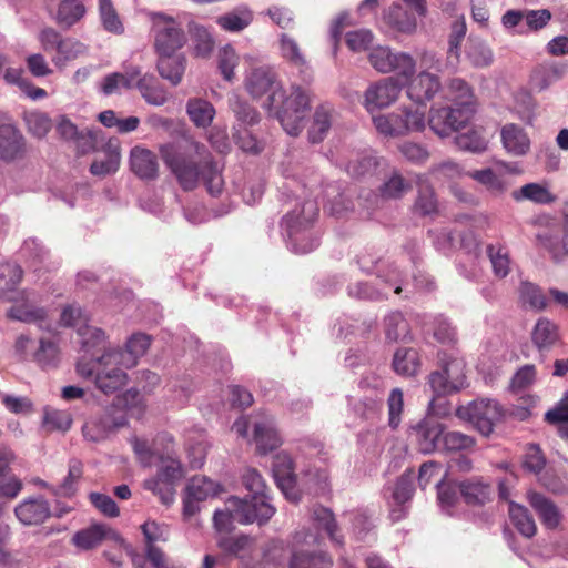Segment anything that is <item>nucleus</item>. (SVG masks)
<instances>
[{
  "label": "nucleus",
  "instance_id": "1",
  "mask_svg": "<svg viewBox=\"0 0 568 568\" xmlns=\"http://www.w3.org/2000/svg\"><path fill=\"white\" fill-rule=\"evenodd\" d=\"M245 89L254 99L266 95L265 108L274 114L287 134L297 136L301 133L311 109L307 90L293 84L291 93L286 95L277 73L266 65L251 70L245 79Z\"/></svg>",
  "mask_w": 568,
  "mask_h": 568
},
{
  "label": "nucleus",
  "instance_id": "2",
  "mask_svg": "<svg viewBox=\"0 0 568 568\" xmlns=\"http://www.w3.org/2000/svg\"><path fill=\"white\" fill-rule=\"evenodd\" d=\"M191 145L193 152L199 156V161L193 160L191 155L179 153L174 143L160 145L159 152L182 190L193 191L202 181L211 195H220L223 191L224 180L217 163L203 143L194 141Z\"/></svg>",
  "mask_w": 568,
  "mask_h": 568
},
{
  "label": "nucleus",
  "instance_id": "3",
  "mask_svg": "<svg viewBox=\"0 0 568 568\" xmlns=\"http://www.w3.org/2000/svg\"><path fill=\"white\" fill-rule=\"evenodd\" d=\"M258 505L261 506V513H255V510L248 508L247 503L242 501L241 498H229L225 503L224 509H219L214 513V528L219 532H229L233 528V523L235 521L240 524L266 523L275 514V507H268L263 504Z\"/></svg>",
  "mask_w": 568,
  "mask_h": 568
},
{
  "label": "nucleus",
  "instance_id": "4",
  "mask_svg": "<svg viewBox=\"0 0 568 568\" xmlns=\"http://www.w3.org/2000/svg\"><path fill=\"white\" fill-rule=\"evenodd\" d=\"M376 130L386 136H399L425 129V105L404 106L387 115L373 118Z\"/></svg>",
  "mask_w": 568,
  "mask_h": 568
},
{
  "label": "nucleus",
  "instance_id": "5",
  "mask_svg": "<svg viewBox=\"0 0 568 568\" xmlns=\"http://www.w3.org/2000/svg\"><path fill=\"white\" fill-rule=\"evenodd\" d=\"M456 416L467 420L484 436H489L499 422L504 412L501 406L494 399L479 398L456 409Z\"/></svg>",
  "mask_w": 568,
  "mask_h": 568
},
{
  "label": "nucleus",
  "instance_id": "6",
  "mask_svg": "<svg viewBox=\"0 0 568 568\" xmlns=\"http://www.w3.org/2000/svg\"><path fill=\"white\" fill-rule=\"evenodd\" d=\"M154 32V48L159 55H172L186 43V36L180 23L162 12L151 13Z\"/></svg>",
  "mask_w": 568,
  "mask_h": 568
},
{
  "label": "nucleus",
  "instance_id": "7",
  "mask_svg": "<svg viewBox=\"0 0 568 568\" xmlns=\"http://www.w3.org/2000/svg\"><path fill=\"white\" fill-rule=\"evenodd\" d=\"M155 477L144 481V488L160 497V500L170 505L175 497V485L184 476L183 467L179 459L172 455L163 456Z\"/></svg>",
  "mask_w": 568,
  "mask_h": 568
},
{
  "label": "nucleus",
  "instance_id": "8",
  "mask_svg": "<svg viewBox=\"0 0 568 568\" xmlns=\"http://www.w3.org/2000/svg\"><path fill=\"white\" fill-rule=\"evenodd\" d=\"M466 363L463 357H448L440 371L429 375V385L437 396L462 390L467 386Z\"/></svg>",
  "mask_w": 568,
  "mask_h": 568
},
{
  "label": "nucleus",
  "instance_id": "9",
  "mask_svg": "<svg viewBox=\"0 0 568 568\" xmlns=\"http://www.w3.org/2000/svg\"><path fill=\"white\" fill-rule=\"evenodd\" d=\"M308 210L311 217L307 221H302L300 215L286 214L284 216V223L288 231V236L294 245L296 253L305 254L313 251L318 246V240L311 236L306 230L308 225L318 215V207L314 203H306L303 211Z\"/></svg>",
  "mask_w": 568,
  "mask_h": 568
},
{
  "label": "nucleus",
  "instance_id": "10",
  "mask_svg": "<svg viewBox=\"0 0 568 568\" xmlns=\"http://www.w3.org/2000/svg\"><path fill=\"white\" fill-rule=\"evenodd\" d=\"M124 426H126V416L110 406L84 424L83 436L90 442L99 443Z\"/></svg>",
  "mask_w": 568,
  "mask_h": 568
},
{
  "label": "nucleus",
  "instance_id": "11",
  "mask_svg": "<svg viewBox=\"0 0 568 568\" xmlns=\"http://www.w3.org/2000/svg\"><path fill=\"white\" fill-rule=\"evenodd\" d=\"M548 9L539 10H507L501 17V24L506 29H517L518 34H528L544 29L551 20Z\"/></svg>",
  "mask_w": 568,
  "mask_h": 568
},
{
  "label": "nucleus",
  "instance_id": "12",
  "mask_svg": "<svg viewBox=\"0 0 568 568\" xmlns=\"http://www.w3.org/2000/svg\"><path fill=\"white\" fill-rule=\"evenodd\" d=\"M471 118L473 115L469 114L467 109L460 110L454 104L452 106L432 108L428 125L435 134L444 138L465 126Z\"/></svg>",
  "mask_w": 568,
  "mask_h": 568
},
{
  "label": "nucleus",
  "instance_id": "13",
  "mask_svg": "<svg viewBox=\"0 0 568 568\" xmlns=\"http://www.w3.org/2000/svg\"><path fill=\"white\" fill-rule=\"evenodd\" d=\"M294 548L288 560V568H332L333 558L325 551H308L300 546L308 544V539L315 542L317 538L305 531H298L294 535Z\"/></svg>",
  "mask_w": 568,
  "mask_h": 568
},
{
  "label": "nucleus",
  "instance_id": "14",
  "mask_svg": "<svg viewBox=\"0 0 568 568\" xmlns=\"http://www.w3.org/2000/svg\"><path fill=\"white\" fill-rule=\"evenodd\" d=\"M403 89V83H399L394 77L385 78L372 85L365 92V106L372 112L376 109H383L394 103Z\"/></svg>",
  "mask_w": 568,
  "mask_h": 568
},
{
  "label": "nucleus",
  "instance_id": "15",
  "mask_svg": "<svg viewBox=\"0 0 568 568\" xmlns=\"http://www.w3.org/2000/svg\"><path fill=\"white\" fill-rule=\"evenodd\" d=\"M27 151V140L21 131L13 124H0V160L13 163L23 160Z\"/></svg>",
  "mask_w": 568,
  "mask_h": 568
},
{
  "label": "nucleus",
  "instance_id": "16",
  "mask_svg": "<svg viewBox=\"0 0 568 568\" xmlns=\"http://www.w3.org/2000/svg\"><path fill=\"white\" fill-rule=\"evenodd\" d=\"M14 515L23 526H38L50 518L51 508L43 497H30L16 506Z\"/></svg>",
  "mask_w": 568,
  "mask_h": 568
},
{
  "label": "nucleus",
  "instance_id": "17",
  "mask_svg": "<svg viewBox=\"0 0 568 568\" xmlns=\"http://www.w3.org/2000/svg\"><path fill=\"white\" fill-rule=\"evenodd\" d=\"M418 449L424 454H430L442 449L444 426L432 418H425L412 427Z\"/></svg>",
  "mask_w": 568,
  "mask_h": 568
},
{
  "label": "nucleus",
  "instance_id": "18",
  "mask_svg": "<svg viewBox=\"0 0 568 568\" xmlns=\"http://www.w3.org/2000/svg\"><path fill=\"white\" fill-rule=\"evenodd\" d=\"M130 169L134 175L144 181H153L159 176V161L156 154L140 145L130 152Z\"/></svg>",
  "mask_w": 568,
  "mask_h": 568
},
{
  "label": "nucleus",
  "instance_id": "19",
  "mask_svg": "<svg viewBox=\"0 0 568 568\" xmlns=\"http://www.w3.org/2000/svg\"><path fill=\"white\" fill-rule=\"evenodd\" d=\"M273 475L278 488L283 491L285 497L296 503L298 500V494L295 490L293 462L287 454L280 453L274 457Z\"/></svg>",
  "mask_w": 568,
  "mask_h": 568
},
{
  "label": "nucleus",
  "instance_id": "20",
  "mask_svg": "<svg viewBox=\"0 0 568 568\" xmlns=\"http://www.w3.org/2000/svg\"><path fill=\"white\" fill-rule=\"evenodd\" d=\"M253 442L256 445V452L261 455L276 449L282 444L272 417L266 416L254 422Z\"/></svg>",
  "mask_w": 568,
  "mask_h": 568
},
{
  "label": "nucleus",
  "instance_id": "21",
  "mask_svg": "<svg viewBox=\"0 0 568 568\" xmlns=\"http://www.w3.org/2000/svg\"><path fill=\"white\" fill-rule=\"evenodd\" d=\"M440 88L439 78L425 70L409 82L407 94L417 104L423 105L425 101L432 100Z\"/></svg>",
  "mask_w": 568,
  "mask_h": 568
},
{
  "label": "nucleus",
  "instance_id": "22",
  "mask_svg": "<svg viewBox=\"0 0 568 568\" xmlns=\"http://www.w3.org/2000/svg\"><path fill=\"white\" fill-rule=\"evenodd\" d=\"M280 52L285 61L300 71L304 81L310 82L312 80V72L307 59L294 38L282 33L280 37Z\"/></svg>",
  "mask_w": 568,
  "mask_h": 568
},
{
  "label": "nucleus",
  "instance_id": "23",
  "mask_svg": "<svg viewBox=\"0 0 568 568\" xmlns=\"http://www.w3.org/2000/svg\"><path fill=\"white\" fill-rule=\"evenodd\" d=\"M243 484L245 488L251 493L250 496L242 499V501L247 503L248 508L254 509L255 513H261V506L258 504L274 507L270 501L268 495L266 494V485L257 470L252 468L246 469L243 474Z\"/></svg>",
  "mask_w": 568,
  "mask_h": 568
},
{
  "label": "nucleus",
  "instance_id": "24",
  "mask_svg": "<svg viewBox=\"0 0 568 568\" xmlns=\"http://www.w3.org/2000/svg\"><path fill=\"white\" fill-rule=\"evenodd\" d=\"M417 196L413 205V212L422 217L435 216L438 213V200L434 187L424 175L416 180Z\"/></svg>",
  "mask_w": 568,
  "mask_h": 568
},
{
  "label": "nucleus",
  "instance_id": "25",
  "mask_svg": "<svg viewBox=\"0 0 568 568\" xmlns=\"http://www.w3.org/2000/svg\"><path fill=\"white\" fill-rule=\"evenodd\" d=\"M528 501L548 529H555L560 525L562 514L552 500L539 493L529 491Z\"/></svg>",
  "mask_w": 568,
  "mask_h": 568
},
{
  "label": "nucleus",
  "instance_id": "26",
  "mask_svg": "<svg viewBox=\"0 0 568 568\" xmlns=\"http://www.w3.org/2000/svg\"><path fill=\"white\" fill-rule=\"evenodd\" d=\"M106 538H112L123 542L115 531L109 529L104 525H92L75 532L72 537V542L79 549L89 550L99 546Z\"/></svg>",
  "mask_w": 568,
  "mask_h": 568
},
{
  "label": "nucleus",
  "instance_id": "27",
  "mask_svg": "<svg viewBox=\"0 0 568 568\" xmlns=\"http://www.w3.org/2000/svg\"><path fill=\"white\" fill-rule=\"evenodd\" d=\"M458 489L466 504L470 506H484L491 500V486L481 479L471 478L460 481Z\"/></svg>",
  "mask_w": 568,
  "mask_h": 568
},
{
  "label": "nucleus",
  "instance_id": "28",
  "mask_svg": "<svg viewBox=\"0 0 568 568\" xmlns=\"http://www.w3.org/2000/svg\"><path fill=\"white\" fill-rule=\"evenodd\" d=\"M501 142L506 151L513 155H525L530 148V140L524 129L517 124L509 123L503 126Z\"/></svg>",
  "mask_w": 568,
  "mask_h": 568
},
{
  "label": "nucleus",
  "instance_id": "29",
  "mask_svg": "<svg viewBox=\"0 0 568 568\" xmlns=\"http://www.w3.org/2000/svg\"><path fill=\"white\" fill-rule=\"evenodd\" d=\"M446 99L453 102L454 105L460 110L469 111V114L475 113V97L471 88L466 81L459 78L452 79L447 85L445 94Z\"/></svg>",
  "mask_w": 568,
  "mask_h": 568
},
{
  "label": "nucleus",
  "instance_id": "30",
  "mask_svg": "<svg viewBox=\"0 0 568 568\" xmlns=\"http://www.w3.org/2000/svg\"><path fill=\"white\" fill-rule=\"evenodd\" d=\"M146 103L152 105H163L168 101V92L160 81L153 74H141L135 81V85Z\"/></svg>",
  "mask_w": 568,
  "mask_h": 568
},
{
  "label": "nucleus",
  "instance_id": "31",
  "mask_svg": "<svg viewBox=\"0 0 568 568\" xmlns=\"http://www.w3.org/2000/svg\"><path fill=\"white\" fill-rule=\"evenodd\" d=\"M110 357L104 361V367L97 375V387L103 393H113L125 385L128 376L120 367L112 364Z\"/></svg>",
  "mask_w": 568,
  "mask_h": 568
},
{
  "label": "nucleus",
  "instance_id": "32",
  "mask_svg": "<svg viewBox=\"0 0 568 568\" xmlns=\"http://www.w3.org/2000/svg\"><path fill=\"white\" fill-rule=\"evenodd\" d=\"M87 13V8L80 0H61L58 4L54 20L62 29H70Z\"/></svg>",
  "mask_w": 568,
  "mask_h": 568
},
{
  "label": "nucleus",
  "instance_id": "33",
  "mask_svg": "<svg viewBox=\"0 0 568 568\" xmlns=\"http://www.w3.org/2000/svg\"><path fill=\"white\" fill-rule=\"evenodd\" d=\"M385 338L389 343L410 341V326L400 312H392L384 318Z\"/></svg>",
  "mask_w": 568,
  "mask_h": 568
},
{
  "label": "nucleus",
  "instance_id": "34",
  "mask_svg": "<svg viewBox=\"0 0 568 568\" xmlns=\"http://www.w3.org/2000/svg\"><path fill=\"white\" fill-rule=\"evenodd\" d=\"M384 21L390 28L402 33H413L417 28L415 14L407 11L400 4H392L384 13Z\"/></svg>",
  "mask_w": 568,
  "mask_h": 568
},
{
  "label": "nucleus",
  "instance_id": "35",
  "mask_svg": "<svg viewBox=\"0 0 568 568\" xmlns=\"http://www.w3.org/2000/svg\"><path fill=\"white\" fill-rule=\"evenodd\" d=\"M140 77L138 67H129L125 72H113L108 74L102 82V92L111 95L120 88L130 90L134 88L136 79Z\"/></svg>",
  "mask_w": 568,
  "mask_h": 568
},
{
  "label": "nucleus",
  "instance_id": "36",
  "mask_svg": "<svg viewBox=\"0 0 568 568\" xmlns=\"http://www.w3.org/2000/svg\"><path fill=\"white\" fill-rule=\"evenodd\" d=\"M186 60L183 55H160L158 60V71L160 75L170 81L172 85H178L183 78Z\"/></svg>",
  "mask_w": 568,
  "mask_h": 568
},
{
  "label": "nucleus",
  "instance_id": "37",
  "mask_svg": "<svg viewBox=\"0 0 568 568\" xmlns=\"http://www.w3.org/2000/svg\"><path fill=\"white\" fill-rule=\"evenodd\" d=\"M111 407L122 412L126 418L129 416L140 418L145 410V403L138 390L129 389L123 395L116 397Z\"/></svg>",
  "mask_w": 568,
  "mask_h": 568
},
{
  "label": "nucleus",
  "instance_id": "38",
  "mask_svg": "<svg viewBox=\"0 0 568 568\" xmlns=\"http://www.w3.org/2000/svg\"><path fill=\"white\" fill-rule=\"evenodd\" d=\"M557 325L546 317L537 321L532 333L531 339L539 351L547 349L558 341Z\"/></svg>",
  "mask_w": 568,
  "mask_h": 568
},
{
  "label": "nucleus",
  "instance_id": "39",
  "mask_svg": "<svg viewBox=\"0 0 568 568\" xmlns=\"http://www.w3.org/2000/svg\"><path fill=\"white\" fill-rule=\"evenodd\" d=\"M186 112L197 128L211 125L215 115L212 103L203 99H190L186 104Z\"/></svg>",
  "mask_w": 568,
  "mask_h": 568
},
{
  "label": "nucleus",
  "instance_id": "40",
  "mask_svg": "<svg viewBox=\"0 0 568 568\" xmlns=\"http://www.w3.org/2000/svg\"><path fill=\"white\" fill-rule=\"evenodd\" d=\"M519 301L525 308L532 310L535 312L544 311L547 305V296L542 290L530 282H524L519 288Z\"/></svg>",
  "mask_w": 568,
  "mask_h": 568
},
{
  "label": "nucleus",
  "instance_id": "41",
  "mask_svg": "<svg viewBox=\"0 0 568 568\" xmlns=\"http://www.w3.org/2000/svg\"><path fill=\"white\" fill-rule=\"evenodd\" d=\"M508 513L510 521L523 536L527 538L535 536L537 527L527 508L510 501Z\"/></svg>",
  "mask_w": 568,
  "mask_h": 568
},
{
  "label": "nucleus",
  "instance_id": "42",
  "mask_svg": "<svg viewBox=\"0 0 568 568\" xmlns=\"http://www.w3.org/2000/svg\"><path fill=\"white\" fill-rule=\"evenodd\" d=\"M564 73L565 68L556 63L539 64L532 70L530 82L532 87L541 91L548 88L554 81L560 79Z\"/></svg>",
  "mask_w": 568,
  "mask_h": 568
},
{
  "label": "nucleus",
  "instance_id": "43",
  "mask_svg": "<svg viewBox=\"0 0 568 568\" xmlns=\"http://www.w3.org/2000/svg\"><path fill=\"white\" fill-rule=\"evenodd\" d=\"M220 490L221 486L205 476L193 477L185 488L189 496L202 501L216 496Z\"/></svg>",
  "mask_w": 568,
  "mask_h": 568
},
{
  "label": "nucleus",
  "instance_id": "44",
  "mask_svg": "<svg viewBox=\"0 0 568 568\" xmlns=\"http://www.w3.org/2000/svg\"><path fill=\"white\" fill-rule=\"evenodd\" d=\"M312 517L317 528L324 529L333 542L343 545V537L337 534L338 527L334 514L328 508L314 507Z\"/></svg>",
  "mask_w": 568,
  "mask_h": 568
},
{
  "label": "nucleus",
  "instance_id": "45",
  "mask_svg": "<svg viewBox=\"0 0 568 568\" xmlns=\"http://www.w3.org/2000/svg\"><path fill=\"white\" fill-rule=\"evenodd\" d=\"M331 110L325 105L316 108L312 125L308 130V140L320 143L324 140L331 128Z\"/></svg>",
  "mask_w": 568,
  "mask_h": 568
},
{
  "label": "nucleus",
  "instance_id": "46",
  "mask_svg": "<svg viewBox=\"0 0 568 568\" xmlns=\"http://www.w3.org/2000/svg\"><path fill=\"white\" fill-rule=\"evenodd\" d=\"M121 154L119 146L108 145V152L102 160H94L90 165V172L93 175L105 176L115 173L119 170Z\"/></svg>",
  "mask_w": 568,
  "mask_h": 568
},
{
  "label": "nucleus",
  "instance_id": "47",
  "mask_svg": "<svg viewBox=\"0 0 568 568\" xmlns=\"http://www.w3.org/2000/svg\"><path fill=\"white\" fill-rule=\"evenodd\" d=\"M190 32L194 43V54L200 58H209L215 47L211 32L200 24L190 27Z\"/></svg>",
  "mask_w": 568,
  "mask_h": 568
},
{
  "label": "nucleus",
  "instance_id": "48",
  "mask_svg": "<svg viewBox=\"0 0 568 568\" xmlns=\"http://www.w3.org/2000/svg\"><path fill=\"white\" fill-rule=\"evenodd\" d=\"M87 51L85 45L73 38H62L58 49L57 55L53 57L52 61L55 65H63L67 61L74 60L78 57L84 54Z\"/></svg>",
  "mask_w": 568,
  "mask_h": 568
},
{
  "label": "nucleus",
  "instance_id": "49",
  "mask_svg": "<svg viewBox=\"0 0 568 568\" xmlns=\"http://www.w3.org/2000/svg\"><path fill=\"white\" fill-rule=\"evenodd\" d=\"M78 336L84 352L104 349L105 334L102 329L83 325L78 328Z\"/></svg>",
  "mask_w": 568,
  "mask_h": 568
},
{
  "label": "nucleus",
  "instance_id": "50",
  "mask_svg": "<svg viewBox=\"0 0 568 568\" xmlns=\"http://www.w3.org/2000/svg\"><path fill=\"white\" fill-rule=\"evenodd\" d=\"M455 144L462 151L481 153L487 149V140L479 130H469L455 136Z\"/></svg>",
  "mask_w": 568,
  "mask_h": 568
},
{
  "label": "nucleus",
  "instance_id": "51",
  "mask_svg": "<svg viewBox=\"0 0 568 568\" xmlns=\"http://www.w3.org/2000/svg\"><path fill=\"white\" fill-rule=\"evenodd\" d=\"M392 72L396 73V77L394 78L405 87L413 80L412 78L416 72V62L414 58L405 52H396V59L392 65Z\"/></svg>",
  "mask_w": 568,
  "mask_h": 568
},
{
  "label": "nucleus",
  "instance_id": "52",
  "mask_svg": "<svg viewBox=\"0 0 568 568\" xmlns=\"http://www.w3.org/2000/svg\"><path fill=\"white\" fill-rule=\"evenodd\" d=\"M28 131L36 138H43L52 128V121L47 113L32 111L24 114Z\"/></svg>",
  "mask_w": 568,
  "mask_h": 568
},
{
  "label": "nucleus",
  "instance_id": "53",
  "mask_svg": "<svg viewBox=\"0 0 568 568\" xmlns=\"http://www.w3.org/2000/svg\"><path fill=\"white\" fill-rule=\"evenodd\" d=\"M133 452L143 467H152L156 460H161L159 453L146 439L134 437L131 439Z\"/></svg>",
  "mask_w": 568,
  "mask_h": 568
},
{
  "label": "nucleus",
  "instance_id": "54",
  "mask_svg": "<svg viewBox=\"0 0 568 568\" xmlns=\"http://www.w3.org/2000/svg\"><path fill=\"white\" fill-rule=\"evenodd\" d=\"M473 180L486 186L493 193L499 194L506 190L505 181L491 169L475 170L467 173Z\"/></svg>",
  "mask_w": 568,
  "mask_h": 568
},
{
  "label": "nucleus",
  "instance_id": "55",
  "mask_svg": "<svg viewBox=\"0 0 568 568\" xmlns=\"http://www.w3.org/2000/svg\"><path fill=\"white\" fill-rule=\"evenodd\" d=\"M7 316L24 323H34L45 320L47 311L43 307H32L22 304L10 307Z\"/></svg>",
  "mask_w": 568,
  "mask_h": 568
},
{
  "label": "nucleus",
  "instance_id": "56",
  "mask_svg": "<svg viewBox=\"0 0 568 568\" xmlns=\"http://www.w3.org/2000/svg\"><path fill=\"white\" fill-rule=\"evenodd\" d=\"M99 11L105 30L116 34L123 32V24L111 0H99Z\"/></svg>",
  "mask_w": 568,
  "mask_h": 568
},
{
  "label": "nucleus",
  "instance_id": "57",
  "mask_svg": "<svg viewBox=\"0 0 568 568\" xmlns=\"http://www.w3.org/2000/svg\"><path fill=\"white\" fill-rule=\"evenodd\" d=\"M410 190V184L398 173L394 172L381 186V194L387 199H398Z\"/></svg>",
  "mask_w": 568,
  "mask_h": 568
},
{
  "label": "nucleus",
  "instance_id": "58",
  "mask_svg": "<svg viewBox=\"0 0 568 568\" xmlns=\"http://www.w3.org/2000/svg\"><path fill=\"white\" fill-rule=\"evenodd\" d=\"M368 59L375 70L381 73H389L396 59V52L390 51L388 48L378 47L369 53Z\"/></svg>",
  "mask_w": 568,
  "mask_h": 568
},
{
  "label": "nucleus",
  "instance_id": "59",
  "mask_svg": "<svg viewBox=\"0 0 568 568\" xmlns=\"http://www.w3.org/2000/svg\"><path fill=\"white\" fill-rule=\"evenodd\" d=\"M108 357H80L75 364L79 376L97 382V375L104 367Z\"/></svg>",
  "mask_w": 568,
  "mask_h": 568
},
{
  "label": "nucleus",
  "instance_id": "60",
  "mask_svg": "<svg viewBox=\"0 0 568 568\" xmlns=\"http://www.w3.org/2000/svg\"><path fill=\"white\" fill-rule=\"evenodd\" d=\"M475 445V439L460 432L444 433L442 438V449L445 450H464L469 449Z\"/></svg>",
  "mask_w": 568,
  "mask_h": 568
},
{
  "label": "nucleus",
  "instance_id": "61",
  "mask_svg": "<svg viewBox=\"0 0 568 568\" xmlns=\"http://www.w3.org/2000/svg\"><path fill=\"white\" fill-rule=\"evenodd\" d=\"M252 22L251 13L237 14L230 12L217 18V24L225 31L240 32Z\"/></svg>",
  "mask_w": 568,
  "mask_h": 568
},
{
  "label": "nucleus",
  "instance_id": "62",
  "mask_svg": "<svg viewBox=\"0 0 568 568\" xmlns=\"http://www.w3.org/2000/svg\"><path fill=\"white\" fill-rule=\"evenodd\" d=\"M23 271L20 265L16 263L6 262L0 264V284L7 291H13L14 287L21 282Z\"/></svg>",
  "mask_w": 568,
  "mask_h": 568
},
{
  "label": "nucleus",
  "instance_id": "63",
  "mask_svg": "<svg viewBox=\"0 0 568 568\" xmlns=\"http://www.w3.org/2000/svg\"><path fill=\"white\" fill-rule=\"evenodd\" d=\"M239 63V57L231 45L223 47L219 52V69L223 78L231 81L234 78V69Z\"/></svg>",
  "mask_w": 568,
  "mask_h": 568
},
{
  "label": "nucleus",
  "instance_id": "64",
  "mask_svg": "<svg viewBox=\"0 0 568 568\" xmlns=\"http://www.w3.org/2000/svg\"><path fill=\"white\" fill-rule=\"evenodd\" d=\"M521 196L539 204H549L555 201L550 191L537 183H528L520 189Z\"/></svg>",
  "mask_w": 568,
  "mask_h": 568
}]
</instances>
